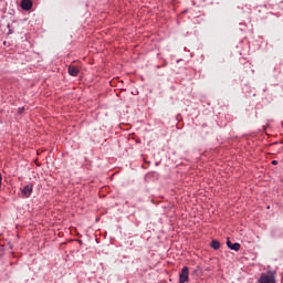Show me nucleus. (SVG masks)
Returning a JSON list of instances; mask_svg holds the SVG:
<instances>
[{
    "instance_id": "obj_10",
    "label": "nucleus",
    "mask_w": 283,
    "mask_h": 283,
    "mask_svg": "<svg viewBox=\"0 0 283 283\" xmlns=\"http://www.w3.org/2000/svg\"><path fill=\"white\" fill-rule=\"evenodd\" d=\"M243 90L244 92L249 93V85H245Z\"/></svg>"
},
{
    "instance_id": "obj_14",
    "label": "nucleus",
    "mask_w": 283,
    "mask_h": 283,
    "mask_svg": "<svg viewBox=\"0 0 283 283\" xmlns=\"http://www.w3.org/2000/svg\"><path fill=\"white\" fill-rule=\"evenodd\" d=\"M2 180H3V177L1 176V172H0V185H1Z\"/></svg>"
},
{
    "instance_id": "obj_13",
    "label": "nucleus",
    "mask_w": 283,
    "mask_h": 283,
    "mask_svg": "<svg viewBox=\"0 0 283 283\" xmlns=\"http://www.w3.org/2000/svg\"><path fill=\"white\" fill-rule=\"evenodd\" d=\"M272 165H279L277 160H272Z\"/></svg>"
},
{
    "instance_id": "obj_15",
    "label": "nucleus",
    "mask_w": 283,
    "mask_h": 283,
    "mask_svg": "<svg viewBox=\"0 0 283 283\" xmlns=\"http://www.w3.org/2000/svg\"><path fill=\"white\" fill-rule=\"evenodd\" d=\"M205 127H208V125L207 124H202V129H205Z\"/></svg>"
},
{
    "instance_id": "obj_12",
    "label": "nucleus",
    "mask_w": 283,
    "mask_h": 283,
    "mask_svg": "<svg viewBox=\"0 0 283 283\" xmlns=\"http://www.w3.org/2000/svg\"><path fill=\"white\" fill-rule=\"evenodd\" d=\"M250 94H252V96H256L255 91H250Z\"/></svg>"
},
{
    "instance_id": "obj_8",
    "label": "nucleus",
    "mask_w": 283,
    "mask_h": 283,
    "mask_svg": "<svg viewBox=\"0 0 283 283\" xmlns=\"http://www.w3.org/2000/svg\"><path fill=\"white\" fill-rule=\"evenodd\" d=\"M243 70H244V72H247V73H249L250 72V74H253V69L251 67V63H245L244 65H243Z\"/></svg>"
},
{
    "instance_id": "obj_7",
    "label": "nucleus",
    "mask_w": 283,
    "mask_h": 283,
    "mask_svg": "<svg viewBox=\"0 0 283 283\" xmlns=\"http://www.w3.org/2000/svg\"><path fill=\"white\" fill-rule=\"evenodd\" d=\"M210 247H211V249H213L214 251H218V250L220 249V247H221L220 241H218V240H212L211 243H210Z\"/></svg>"
},
{
    "instance_id": "obj_2",
    "label": "nucleus",
    "mask_w": 283,
    "mask_h": 283,
    "mask_svg": "<svg viewBox=\"0 0 283 283\" xmlns=\"http://www.w3.org/2000/svg\"><path fill=\"white\" fill-rule=\"evenodd\" d=\"M189 282V268L184 266L181 272L179 273V283Z\"/></svg>"
},
{
    "instance_id": "obj_11",
    "label": "nucleus",
    "mask_w": 283,
    "mask_h": 283,
    "mask_svg": "<svg viewBox=\"0 0 283 283\" xmlns=\"http://www.w3.org/2000/svg\"><path fill=\"white\" fill-rule=\"evenodd\" d=\"M23 109H25L24 107H20L19 108V114H22L23 113Z\"/></svg>"
},
{
    "instance_id": "obj_9",
    "label": "nucleus",
    "mask_w": 283,
    "mask_h": 283,
    "mask_svg": "<svg viewBox=\"0 0 283 283\" xmlns=\"http://www.w3.org/2000/svg\"><path fill=\"white\" fill-rule=\"evenodd\" d=\"M7 28H8V34H13L14 33V31H12V25H10V23L9 24H7Z\"/></svg>"
},
{
    "instance_id": "obj_4",
    "label": "nucleus",
    "mask_w": 283,
    "mask_h": 283,
    "mask_svg": "<svg viewBox=\"0 0 283 283\" xmlns=\"http://www.w3.org/2000/svg\"><path fill=\"white\" fill-rule=\"evenodd\" d=\"M34 6V2L32 0H22L21 1V8L22 10H25V12H29V10Z\"/></svg>"
},
{
    "instance_id": "obj_17",
    "label": "nucleus",
    "mask_w": 283,
    "mask_h": 283,
    "mask_svg": "<svg viewBox=\"0 0 283 283\" xmlns=\"http://www.w3.org/2000/svg\"><path fill=\"white\" fill-rule=\"evenodd\" d=\"M195 273H198V269H197V270H195Z\"/></svg>"
},
{
    "instance_id": "obj_6",
    "label": "nucleus",
    "mask_w": 283,
    "mask_h": 283,
    "mask_svg": "<svg viewBox=\"0 0 283 283\" xmlns=\"http://www.w3.org/2000/svg\"><path fill=\"white\" fill-rule=\"evenodd\" d=\"M67 70L70 76H76L78 74V69L74 65H69Z\"/></svg>"
},
{
    "instance_id": "obj_5",
    "label": "nucleus",
    "mask_w": 283,
    "mask_h": 283,
    "mask_svg": "<svg viewBox=\"0 0 283 283\" xmlns=\"http://www.w3.org/2000/svg\"><path fill=\"white\" fill-rule=\"evenodd\" d=\"M227 247L228 249H230L231 251H239L240 250V243L235 242V243H232L231 240L227 239Z\"/></svg>"
},
{
    "instance_id": "obj_16",
    "label": "nucleus",
    "mask_w": 283,
    "mask_h": 283,
    "mask_svg": "<svg viewBox=\"0 0 283 283\" xmlns=\"http://www.w3.org/2000/svg\"><path fill=\"white\" fill-rule=\"evenodd\" d=\"M77 242H78L80 245L83 244V241H82V240H77Z\"/></svg>"
},
{
    "instance_id": "obj_1",
    "label": "nucleus",
    "mask_w": 283,
    "mask_h": 283,
    "mask_svg": "<svg viewBox=\"0 0 283 283\" xmlns=\"http://www.w3.org/2000/svg\"><path fill=\"white\" fill-rule=\"evenodd\" d=\"M275 271H268V274H263L258 280V283H275Z\"/></svg>"
},
{
    "instance_id": "obj_3",
    "label": "nucleus",
    "mask_w": 283,
    "mask_h": 283,
    "mask_svg": "<svg viewBox=\"0 0 283 283\" xmlns=\"http://www.w3.org/2000/svg\"><path fill=\"white\" fill-rule=\"evenodd\" d=\"M33 189L34 186L32 184L24 186L22 189V196H24V198H30V196H32Z\"/></svg>"
}]
</instances>
